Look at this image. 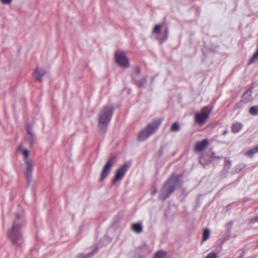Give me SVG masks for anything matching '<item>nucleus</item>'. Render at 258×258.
I'll return each mask as SVG.
<instances>
[{"mask_svg": "<svg viewBox=\"0 0 258 258\" xmlns=\"http://www.w3.org/2000/svg\"><path fill=\"white\" fill-rule=\"evenodd\" d=\"M26 224L25 218L19 214L16 213L15 218L11 228L7 231L8 239L13 244H19L23 238L22 228Z\"/></svg>", "mask_w": 258, "mask_h": 258, "instance_id": "obj_1", "label": "nucleus"}, {"mask_svg": "<svg viewBox=\"0 0 258 258\" xmlns=\"http://www.w3.org/2000/svg\"><path fill=\"white\" fill-rule=\"evenodd\" d=\"M182 176L174 175L171 176L162 186L159 196V199L164 201L168 198L175 190L181 186Z\"/></svg>", "mask_w": 258, "mask_h": 258, "instance_id": "obj_2", "label": "nucleus"}, {"mask_svg": "<svg viewBox=\"0 0 258 258\" xmlns=\"http://www.w3.org/2000/svg\"><path fill=\"white\" fill-rule=\"evenodd\" d=\"M114 109L110 105L104 106L100 112L98 117V126L100 132L104 134L108 127L113 113Z\"/></svg>", "mask_w": 258, "mask_h": 258, "instance_id": "obj_3", "label": "nucleus"}, {"mask_svg": "<svg viewBox=\"0 0 258 258\" xmlns=\"http://www.w3.org/2000/svg\"><path fill=\"white\" fill-rule=\"evenodd\" d=\"M161 119H155L148 123L139 134L138 139L139 141H144L155 133L158 129Z\"/></svg>", "mask_w": 258, "mask_h": 258, "instance_id": "obj_4", "label": "nucleus"}, {"mask_svg": "<svg viewBox=\"0 0 258 258\" xmlns=\"http://www.w3.org/2000/svg\"><path fill=\"white\" fill-rule=\"evenodd\" d=\"M213 110V108L206 106L202 108L200 113L195 114V121L199 125L205 124Z\"/></svg>", "mask_w": 258, "mask_h": 258, "instance_id": "obj_5", "label": "nucleus"}, {"mask_svg": "<svg viewBox=\"0 0 258 258\" xmlns=\"http://www.w3.org/2000/svg\"><path fill=\"white\" fill-rule=\"evenodd\" d=\"M115 162V157H110L103 167L99 181H102L109 174L110 170Z\"/></svg>", "mask_w": 258, "mask_h": 258, "instance_id": "obj_6", "label": "nucleus"}, {"mask_svg": "<svg viewBox=\"0 0 258 258\" xmlns=\"http://www.w3.org/2000/svg\"><path fill=\"white\" fill-rule=\"evenodd\" d=\"M131 165V164L130 163L126 162L117 169L115 176L112 181V184L116 183L117 181L122 179Z\"/></svg>", "mask_w": 258, "mask_h": 258, "instance_id": "obj_7", "label": "nucleus"}, {"mask_svg": "<svg viewBox=\"0 0 258 258\" xmlns=\"http://www.w3.org/2000/svg\"><path fill=\"white\" fill-rule=\"evenodd\" d=\"M24 165L25 166V175L28 184L31 181L32 174L33 170V164L32 160H29L28 159H25Z\"/></svg>", "mask_w": 258, "mask_h": 258, "instance_id": "obj_8", "label": "nucleus"}, {"mask_svg": "<svg viewBox=\"0 0 258 258\" xmlns=\"http://www.w3.org/2000/svg\"><path fill=\"white\" fill-rule=\"evenodd\" d=\"M115 57L116 62L119 66L124 68L129 67V61L123 52L115 53Z\"/></svg>", "mask_w": 258, "mask_h": 258, "instance_id": "obj_9", "label": "nucleus"}, {"mask_svg": "<svg viewBox=\"0 0 258 258\" xmlns=\"http://www.w3.org/2000/svg\"><path fill=\"white\" fill-rule=\"evenodd\" d=\"M27 135L25 136V140L30 147H32L34 143V135L33 133L32 127L28 125L27 126Z\"/></svg>", "mask_w": 258, "mask_h": 258, "instance_id": "obj_10", "label": "nucleus"}, {"mask_svg": "<svg viewBox=\"0 0 258 258\" xmlns=\"http://www.w3.org/2000/svg\"><path fill=\"white\" fill-rule=\"evenodd\" d=\"M151 250L149 247L146 245L144 244L140 246L137 251V253L139 258H144L147 256Z\"/></svg>", "mask_w": 258, "mask_h": 258, "instance_id": "obj_11", "label": "nucleus"}, {"mask_svg": "<svg viewBox=\"0 0 258 258\" xmlns=\"http://www.w3.org/2000/svg\"><path fill=\"white\" fill-rule=\"evenodd\" d=\"M208 144L209 141L207 139H204L202 141L197 142L195 147V151L196 152L203 151L208 146Z\"/></svg>", "mask_w": 258, "mask_h": 258, "instance_id": "obj_12", "label": "nucleus"}, {"mask_svg": "<svg viewBox=\"0 0 258 258\" xmlns=\"http://www.w3.org/2000/svg\"><path fill=\"white\" fill-rule=\"evenodd\" d=\"M46 74V71L42 68H36L34 71V76L35 78L38 81L41 82L42 77Z\"/></svg>", "mask_w": 258, "mask_h": 258, "instance_id": "obj_13", "label": "nucleus"}, {"mask_svg": "<svg viewBox=\"0 0 258 258\" xmlns=\"http://www.w3.org/2000/svg\"><path fill=\"white\" fill-rule=\"evenodd\" d=\"M132 81L134 84L139 87H143L147 82V77H144L141 79H137L134 75H132Z\"/></svg>", "mask_w": 258, "mask_h": 258, "instance_id": "obj_14", "label": "nucleus"}, {"mask_svg": "<svg viewBox=\"0 0 258 258\" xmlns=\"http://www.w3.org/2000/svg\"><path fill=\"white\" fill-rule=\"evenodd\" d=\"M252 100V91L250 89L246 90L242 97L241 102L247 103Z\"/></svg>", "mask_w": 258, "mask_h": 258, "instance_id": "obj_15", "label": "nucleus"}, {"mask_svg": "<svg viewBox=\"0 0 258 258\" xmlns=\"http://www.w3.org/2000/svg\"><path fill=\"white\" fill-rule=\"evenodd\" d=\"M143 229L142 224L140 223L134 224L132 226V230L136 233H141Z\"/></svg>", "mask_w": 258, "mask_h": 258, "instance_id": "obj_16", "label": "nucleus"}, {"mask_svg": "<svg viewBox=\"0 0 258 258\" xmlns=\"http://www.w3.org/2000/svg\"><path fill=\"white\" fill-rule=\"evenodd\" d=\"M243 125L239 122H236L233 124L231 130L233 133H236L239 132L242 128Z\"/></svg>", "mask_w": 258, "mask_h": 258, "instance_id": "obj_17", "label": "nucleus"}, {"mask_svg": "<svg viewBox=\"0 0 258 258\" xmlns=\"http://www.w3.org/2000/svg\"><path fill=\"white\" fill-rule=\"evenodd\" d=\"M258 153V146L256 147L255 148H253L250 150H247L245 154L249 157H252L253 155L255 153Z\"/></svg>", "mask_w": 258, "mask_h": 258, "instance_id": "obj_18", "label": "nucleus"}, {"mask_svg": "<svg viewBox=\"0 0 258 258\" xmlns=\"http://www.w3.org/2000/svg\"><path fill=\"white\" fill-rule=\"evenodd\" d=\"M168 37V28L166 27L164 31L163 36H159L158 39L161 41V42H164Z\"/></svg>", "mask_w": 258, "mask_h": 258, "instance_id": "obj_19", "label": "nucleus"}, {"mask_svg": "<svg viewBox=\"0 0 258 258\" xmlns=\"http://www.w3.org/2000/svg\"><path fill=\"white\" fill-rule=\"evenodd\" d=\"M257 58H258V47L257 48L256 51L253 54L252 57L250 59H249V61H248V64H250L254 63L257 60Z\"/></svg>", "mask_w": 258, "mask_h": 258, "instance_id": "obj_20", "label": "nucleus"}, {"mask_svg": "<svg viewBox=\"0 0 258 258\" xmlns=\"http://www.w3.org/2000/svg\"><path fill=\"white\" fill-rule=\"evenodd\" d=\"M249 112L252 115H258V105L252 106L249 110Z\"/></svg>", "mask_w": 258, "mask_h": 258, "instance_id": "obj_21", "label": "nucleus"}, {"mask_svg": "<svg viewBox=\"0 0 258 258\" xmlns=\"http://www.w3.org/2000/svg\"><path fill=\"white\" fill-rule=\"evenodd\" d=\"M171 131L176 132L179 131L180 130V126L178 122H175L172 123L171 126Z\"/></svg>", "mask_w": 258, "mask_h": 258, "instance_id": "obj_22", "label": "nucleus"}, {"mask_svg": "<svg viewBox=\"0 0 258 258\" xmlns=\"http://www.w3.org/2000/svg\"><path fill=\"white\" fill-rule=\"evenodd\" d=\"M210 236V230L209 229H206L204 231L203 241H205L208 239Z\"/></svg>", "mask_w": 258, "mask_h": 258, "instance_id": "obj_23", "label": "nucleus"}, {"mask_svg": "<svg viewBox=\"0 0 258 258\" xmlns=\"http://www.w3.org/2000/svg\"><path fill=\"white\" fill-rule=\"evenodd\" d=\"M161 26L160 24H157L155 26L152 33L154 34L159 35L161 32Z\"/></svg>", "mask_w": 258, "mask_h": 258, "instance_id": "obj_24", "label": "nucleus"}, {"mask_svg": "<svg viewBox=\"0 0 258 258\" xmlns=\"http://www.w3.org/2000/svg\"><path fill=\"white\" fill-rule=\"evenodd\" d=\"M222 159V157L216 156L215 155V153L214 152H212L211 153V155L210 156V159L208 160V162L207 164H208L209 163H211L216 159Z\"/></svg>", "mask_w": 258, "mask_h": 258, "instance_id": "obj_25", "label": "nucleus"}, {"mask_svg": "<svg viewBox=\"0 0 258 258\" xmlns=\"http://www.w3.org/2000/svg\"><path fill=\"white\" fill-rule=\"evenodd\" d=\"M166 253L163 251H157L154 256V258H164L165 257Z\"/></svg>", "mask_w": 258, "mask_h": 258, "instance_id": "obj_26", "label": "nucleus"}, {"mask_svg": "<svg viewBox=\"0 0 258 258\" xmlns=\"http://www.w3.org/2000/svg\"><path fill=\"white\" fill-rule=\"evenodd\" d=\"M233 224V222L232 221H230V222H228L225 225V227L227 231V234L228 235V237L229 236V235L230 234V231H231V227H232Z\"/></svg>", "mask_w": 258, "mask_h": 258, "instance_id": "obj_27", "label": "nucleus"}, {"mask_svg": "<svg viewBox=\"0 0 258 258\" xmlns=\"http://www.w3.org/2000/svg\"><path fill=\"white\" fill-rule=\"evenodd\" d=\"M19 150L21 152L23 156L26 158L25 159H27V158L29 156V151L27 149H22L21 147L19 146Z\"/></svg>", "mask_w": 258, "mask_h": 258, "instance_id": "obj_28", "label": "nucleus"}, {"mask_svg": "<svg viewBox=\"0 0 258 258\" xmlns=\"http://www.w3.org/2000/svg\"><path fill=\"white\" fill-rule=\"evenodd\" d=\"M218 257L217 253L214 252L209 253L205 258H217Z\"/></svg>", "mask_w": 258, "mask_h": 258, "instance_id": "obj_29", "label": "nucleus"}, {"mask_svg": "<svg viewBox=\"0 0 258 258\" xmlns=\"http://www.w3.org/2000/svg\"><path fill=\"white\" fill-rule=\"evenodd\" d=\"M141 72V70L139 67H136L133 71V73L132 75H134L136 77V76L139 75Z\"/></svg>", "mask_w": 258, "mask_h": 258, "instance_id": "obj_30", "label": "nucleus"}, {"mask_svg": "<svg viewBox=\"0 0 258 258\" xmlns=\"http://www.w3.org/2000/svg\"><path fill=\"white\" fill-rule=\"evenodd\" d=\"M244 167L243 165H238L236 166L235 170L236 172H239Z\"/></svg>", "mask_w": 258, "mask_h": 258, "instance_id": "obj_31", "label": "nucleus"}, {"mask_svg": "<svg viewBox=\"0 0 258 258\" xmlns=\"http://www.w3.org/2000/svg\"><path fill=\"white\" fill-rule=\"evenodd\" d=\"M13 0H0L1 3L4 5H9L10 4Z\"/></svg>", "mask_w": 258, "mask_h": 258, "instance_id": "obj_32", "label": "nucleus"}, {"mask_svg": "<svg viewBox=\"0 0 258 258\" xmlns=\"http://www.w3.org/2000/svg\"><path fill=\"white\" fill-rule=\"evenodd\" d=\"M256 222H258V215L256 217L252 218L249 221V223H254Z\"/></svg>", "mask_w": 258, "mask_h": 258, "instance_id": "obj_33", "label": "nucleus"}, {"mask_svg": "<svg viewBox=\"0 0 258 258\" xmlns=\"http://www.w3.org/2000/svg\"><path fill=\"white\" fill-rule=\"evenodd\" d=\"M97 249L93 250L91 253L87 255V258H90V257L92 256L97 252Z\"/></svg>", "mask_w": 258, "mask_h": 258, "instance_id": "obj_34", "label": "nucleus"}, {"mask_svg": "<svg viewBox=\"0 0 258 258\" xmlns=\"http://www.w3.org/2000/svg\"><path fill=\"white\" fill-rule=\"evenodd\" d=\"M228 132V130L227 129H225L222 133V135L225 136L226 135Z\"/></svg>", "mask_w": 258, "mask_h": 258, "instance_id": "obj_35", "label": "nucleus"}, {"mask_svg": "<svg viewBox=\"0 0 258 258\" xmlns=\"http://www.w3.org/2000/svg\"><path fill=\"white\" fill-rule=\"evenodd\" d=\"M203 160V158L202 156L200 157V160H199V162L202 164V165H204L205 164L204 163L202 162V161Z\"/></svg>", "mask_w": 258, "mask_h": 258, "instance_id": "obj_36", "label": "nucleus"}, {"mask_svg": "<svg viewBox=\"0 0 258 258\" xmlns=\"http://www.w3.org/2000/svg\"><path fill=\"white\" fill-rule=\"evenodd\" d=\"M244 255V253L243 252H242L241 254H240V255L238 257V258H242V257H243Z\"/></svg>", "mask_w": 258, "mask_h": 258, "instance_id": "obj_37", "label": "nucleus"}, {"mask_svg": "<svg viewBox=\"0 0 258 258\" xmlns=\"http://www.w3.org/2000/svg\"><path fill=\"white\" fill-rule=\"evenodd\" d=\"M157 192V190L155 189L153 191H152L151 194L152 195H154Z\"/></svg>", "mask_w": 258, "mask_h": 258, "instance_id": "obj_38", "label": "nucleus"}, {"mask_svg": "<svg viewBox=\"0 0 258 258\" xmlns=\"http://www.w3.org/2000/svg\"><path fill=\"white\" fill-rule=\"evenodd\" d=\"M154 81V78H152L151 79V82H153Z\"/></svg>", "mask_w": 258, "mask_h": 258, "instance_id": "obj_39", "label": "nucleus"}]
</instances>
